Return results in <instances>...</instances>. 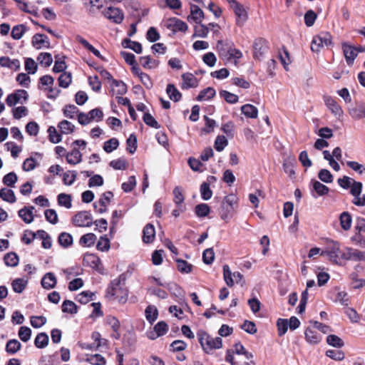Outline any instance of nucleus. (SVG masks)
<instances>
[{"instance_id":"f257e3e1","label":"nucleus","mask_w":365,"mask_h":365,"mask_svg":"<svg viewBox=\"0 0 365 365\" xmlns=\"http://www.w3.org/2000/svg\"><path fill=\"white\" fill-rule=\"evenodd\" d=\"M197 336L202 349L207 353L222 347V341L220 337H212L202 330L199 331Z\"/></svg>"},{"instance_id":"f03ea898","label":"nucleus","mask_w":365,"mask_h":365,"mask_svg":"<svg viewBox=\"0 0 365 365\" xmlns=\"http://www.w3.org/2000/svg\"><path fill=\"white\" fill-rule=\"evenodd\" d=\"M344 252V249L343 250L340 248V244L336 241L330 242L326 250L321 252L322 256H327L330 261L333 263L339 264L341 259V255Z\"/></svg>"},{"instance_id":"7ed1b4c3","label":"nucleus","mask_w":365,"mask_h":365,"mask_svg":"<svg viewBox=\"0 0 365 365\" xmlns=\"http://www.w3.org/2000/svg\"><path fill=\"white\" fill-rule=\"evenodd\" d=\"M332 43L331 36L328 33H322L313 37L311 43V50L319 52L324 46H328Z\"/></svg>"},{"instance_id":"20e7f679","label":"nucleus","mask_w":365,"mask_h":365,"mask_svg":"<svg viewBox=\"0 0 365 365\" xmlns=\"http://www.w3.org/2000/svg\"><path fill=\"white\" fill-rule=\"evenodd\" d=\"M341 259L354 262H365V251L346 247L341 255Z\"/></svg>"},{"instance_id":"39448f33","label":"nucleus","mask_w":365,"mask_h":365,"mask_svg":"<svg viewBox=\"0 0 365 365\" xmlns=\"http://www.w3.org/2000/svg\"><path fill=\"white\" fill-rule=\"evenodd\" d=\"M362 191V183L354 180L350 186V193L354 196L353 204L356 206H365V195L360 196Z\"/></svg>"},{"instance_id":"423d86ee","label":"nucleus","mask_w":365,"mask_h":365,"mask_svg":"<svg viewBox=\"0 0 365 365\" xmlns=\"http://www.w3.org/2000/svg\"><path fill=\"white\" fill-rule=\"evenodd\" d=\"M72 222L76 227H91L93 225V217L88 211L78 212L73 216Z\"/></svg>"},{"instance_id":"0eeeda50","label":"nucleus","mask_w":365,"mask_h":365,"mask_svg":"<svg viewBox=\"0 0 365 365\" xmlns=\"http://www.w3.org/2000/svg\"><path fill=\"white\" fill-rule=\"evenodd\" d=\"M29 94L25 90H17L16 92L8 95L6 103L8 106L12 107L20 103L23 104L27 101Z\"/></svg>"},{"instance_id":"6e6552de","label":"nucleus","mask_w":365,"mask_h":365,"mask_svg":"<svg viewBox=\"0 0 365 365\" xmlns=\"http://www.w3.org/2000/svg\"><path fill=\"white\" fill-rule=\"evenodd\" d=\"M237 197L235 195H227L222 205V212L221 213V218L226 220L230 218V214L234 210V205L237 204Z\"/></svg>"},{"instance_id":"1a4fd4ad","label":"nucleus","mask_w":365,"mask_h":365,"mask_svg":"<svg viewBox=\"0 0 365 365\" xmlns=\"http://www.w3.org/2000/svg\"><path fill=\"white\" fill-rule=\"evenodd\" d=\"M223 275L224 279L229 287H232L235 282L239 283L242 279V275L240 272H235L232 273L228 265L223 266Z\"/></svg>"},{"instance_id":"9d476101","label":"nucleus","mask_w":365,"mask_h":365,"mask_svg":"<svg viewBox=\"0 0 365 365\" xmlns=\"http://www.w3.org/2000/svg\"><path fill=\"white\" fill-rule=\"evenodd\" d=\"M230 6L233 9L235 14L236 16V22L238 26H242L244 23L246 21L247 15L245 9L242 6L239 4L235 0L229 3Z\"/></svg>"},{"instance_id":"9b49d317","label":"nucleus","mask_w":365,"mask_h":365,"mask_svg":"<svg viewBox=\"0 0 365 365\" xmlns=\"http://www.w3.org/2000/svg\"><path fill=\"white\" fill-rule=\"evenodd\" d=\"M233 46L234 44L231 41H218L217 50L220 56L224 60H230V53Z\"/></svg>"},{"instance_id":"f8f14e48","label":"nucleus","mask_w":365,"mask_h":365,"mask_svg":"<svg viewBox=\"0 0 365 365\" xmlns=\"http://www.w3.org/2000/svg\"><path fill=\"white\" fill-rule=\"evenodd\" d=\"M341 48L347 64L349 66L352 65L358 55L356 47L347 42H343Z\"/></svg>"},{"instance_id":"ddd939ff","label":"nucleus","mask_w":365,"mask_h":365,"mask_svg":"<svg viewBox=\"0 0 365 365\" xmlns=\"http://www.w3.org/2000/svg\"><path fill=\"white\" fill-rule=\"evenodd\" d=\"M268 48V43L264 38H257L253 44V56L255 58L259 59L266 53Z\"/></svg>"},{"instance_id":"4468645a","label":"nucleus","mask_w":365,"mask_h":365,"mask_svg":"<svg viewBox=\"0 0 365 365\" xmlns=\"http://www.w3.org/2000/svg\"><path fill=\"white\" fill-rule=\"evenodd\" d=\"M104 16L109 20L120 24L123 19V14L122 11L115 7H109L104 11Z\"/></svg>"},{"instance_id":"2eb2a0df","label":"nucleus","mask_w":365,"mask_h":365,"mask_svg":"<svg viewBox=\"0 0 365 365\" xmlns=\"http://www.w3.org/2000/svg\"><path fill=\"white\" fill-rule=\"evenodd\" d=\"M168 330V324L163 321L159 322L155 325L153 331L148 334V337L150 339H155L165 334Z\"/></svg>"},{"instance_id":"dca6fc26","label":"nucleus","mask_w":365,"mask_h":365,"mask_svg":"<svg viewBox=\"0 0 365 365\" xmlns=\"http://www.w3.org/2000/svg\"><path fill=\"white\" fill-rule=\"evenodd\" d=\"M34 210L35 207L34 206L24 207L19 210L18 215L25 223L30 224L34 221Z\"/></svg>"},{"instance_id":"f3484780","label":"nucleus","mask_w":365,"mask_h":365,"mask_svg":"<svg viewBox=\"0 0 365 365\" xmlns=\"http://www.w3.org/2000/svg\"><path fill=\"white\" fill-rule=\"evenodd\" d=\"M182 83L181 88L187 89L190 88H195L198 85L197 78L190 73H185L182 75Z\"/></svg>"},{"instance_id":"a211bd4d","label":"nucleus","mask_w":365,"mask_h":365,"mask_svg":"<svg viewBox=\"0 0 365 365\" xmlns=\"http://www.w3.org/2000/svg\"><path fill=\"white\" fill-rule=\"evenodd\" d=\"M32 44L37 48H48L50 43L48 37L44 34H36L32 38Z\"/></svg>"},{"instance_id":"6ab92c4d","label":"nucleus","mask_w":365,"mask_h":365,"mask_svg":"<svg viewBox=\"0 0 365 365\" xmlns=\"http://www.w3.org/2000/svg\"><path fill=\"white\" fill-rule=\"evenodd\" d=\"M110 92L113 96H122L127 92V86L121 81L113 80L110 84Z\"/></svg>"},{"instance_id":"aec40b11","label":"nucleus","mask_w":365,"mask_h":365,"mask_svg":"<svg viewBox=\"0 0 365 365\" xmlns=\"http://www.w3.org/2000/svg\"><path fill=\"white\" fill-rule=\"evenodd\" d=\"M41 285L46 289L54 288L57 283L56 276L52 272H48L41 279Z\"/></svg>"},{"instance_id":"412c9836","label":"nucleus","mask_w":365,"mask_h":365,"mask_svg":"<svg viewBox=\"0 0 365 365\" xmlns=\"http://www.w3.org/2000/svg\"><path fill=\"white\" fill-rule=\"evenodd\" d=\"M305 339L310 344H317L322 341V336L312 328H307L304 332Z\"/></svg>"},{"instance_id":"4be33fe9","label":"nucleus","mask_w":365,"mask_h":365,"mask_svg":"<svg viewBox=\"0 0 365 365\" xmlns=\"http://www.w3.org/2000/svg\"><path fill=\"white\" fill-rule=\"evenodd\" d=\"M66 161L71 165H76L82 161V154L79 150L73 147V150L66 155Z\"/></svg>"},{"instance_id":"5701e85b","label":"nucleus","mask_w":365,"mask_h":365,"mask_svg":"<svg viewBox=\"0 0 365 365\" xmlns=\"http://www.w3.org/2000/svg\"><path fill=\"white\" fill-rule=\"evenodd\" d=\"M324 102L326 106L335 115H341L342 114L343 111L341 106L331 97H325Z\"/></svg>"},{"instance_id":"b1692460","label":"nucleus","mask_w":365,"mask_h":365,"mask_svg":"<svg viewBox=\"0 0 365 365\" xmlns=\"http://www.w3.org/2000/svg\"><path fill=\"white\" fill-rule=\"evenodd\" d=\"M349 115L354 120H359L364 116L365 103H359L354 108L349 109Z\"/></svg>"},{"instance_id":"393cba45","label":"nucleus","mask_w":365,"mask_h":365,"mask_svg":"<svg viewBox=\"0 0 365 365\" xmlns=\"http://www.w3.org/2000/svg\"><path fill=\"white\" fill-rule=\"evenodd\" d=\"M190 10L191 14L188 16V20H192L196 24L200 23L204 17L203 11L196 5H191Z\"/></svg>"},{"instance_id":"a878e982","label":"nucleus","mask_w":365,"mask_h":365,"mask_svg":"<svg viewBox=\"0 0 365 365\" xmlns=\"http://www.w3.org/2000/svg\"><path fill=\"white\" fill-rule=\"evenodd\" d=\"M28 284V280L24 278H16L11 282V287L14 292L22 293L26 289Z\"/></svg>"},{"instance_id":"bb28decb","label":"nucleus","mask_w":365,"mask_h":365,"mask_svg":"<svg viewBox=\"0 0 365 365\" xmlns=\"http://www.w3.org/2000/svg\"><path fill=\"white\" fill-rule=\"evenodd\" d=\"M143 240L145 243H150L153 241L155 236V231L154 226L148 224L143 229Z\"/></svg>"},{"instance_id":"cd10ccee","label":"nucleus","mask_w":365,"mask_h":365,"mask_svg":"<svg viewBox=\"0 0 365 365\" xmlns=\"http://www.w3.org/2000/svg\"><path fill=\"white\" fill-rule=\"evenodd\" d=\"M242 113L250 118H257L258 116L257 108L251 104H245L241 107Z\"/></svg>"},{"instance_id":"c85d7f7f","label":"nucleus","mask_w":365,"mask_h":365,"mask_svg":"<svg viewBox=\"0 0 365 365\" xmlns=\"http://www.w3.org/2000/svg\"><path fill=\"white\" fill-rule=\"evenodd\" d=\"M182 188L180 186H176L173 190V202L175 205L185 206L184 205L185 197L182 193Z\"/></svg>"},{"instance_id":"c756f323","label":"nucleus","mask_w":365,"mask_h":365,"mask_svg":"<svg viewBox=\"0 0 365 365\" xmlns=\"http://www.w3.org/2000/svg\"><path fill=\"white\" fill-rule=\"evenodd\" d=\"M340 225L341 228L347 231L351 227L352 217L348 212H343L339 217Z\"/></svg>"},{"instance_id":"7c9ffc66","label":"nucleus","mask_w":365,"mask_h":365,"mask_svg":"<svg viewBox=\"0 0 365 365\" xmlns=\"http://www.w3.org/2000/svg\"><path fill=\"white\" fill-rule=\"evenodd\" d=\"M145 315L146 319L150 324H153L157 319L158 316V311L156 307L154 305H148L145 309Z\"/></svg>"},{"instance_id":"2f4dec72","label":"nucleus","mask_w":365,"mask_h":365,"mask_svg":"<svg viewBox=\"0 0 365 365\" xmlns=\"http://www.w3.org/2000/svg\"><path fill=\"white\" fill-rule=\"evenodd\" d=\"M166 93H168L170 99L175 102H178L181 99L182 94L173 84H168L167 86Z\"/></svg>"},{"instance_id":"473e14b6","label":"nucleus","mask_w":365,"mask_h":365,"mask_svg":"<svg viewBox=\"0 0 365 365\" xmlns=\"http://www.w3.org/2000/svg\"><path fill=\"white\" fill-rule=\"evenodd\" d=\"M96 239L93 233H87L80 238L79 244L83 247H91L95 244Z\"/></svg>"},{"instance_id":"72a5a7b5","label":"nucleus","mask_w":365,"mask_h":365,"mask_svg":"<svg viewBox=\"0 0 365 365\" xmlns=\"http://www.w3.org/2000/svg\"><path fill=\"white\" fill-rule=\"evenodd\" d=\"M312 187L313 190L317 193V195L313 194L314 197L324 195L329 192L328 187L317 180L312 182Z\"/></svg>"},{"instance_id":"f704fd0d","label":"nucleus","mask_w":365,"mask_h":365,"mask_svg":"<svg viewBox=\"0 0 365 365\" xmlns=\"http://www.w3.org/2000/svg\"><path fill=\"white\" fill-rule=\"evenodd\" d=\"M5 349L8 354H15L21 349V344L16 339H11L7 341Z\"/></svg>"},{"instance_id":"c9c22d12","label":"nucleus","mask_w":365,"mask_h":365,"mask_svg":"<svg viewBox=\"0 0 365 365\" xmlns=\"http://www.w3.org/2000/svg\"><path fill=\"white\" fill-rule=\"evenodd\" d=\"M140 63L143 68L148 69L155 68L159 64L158 61L150 58L149 56L140 57Z\"/></svg>"},{"instance_id":"e433bc0d","label":"nucleus","mask_w":365,"mask_h":365,"mask_svg":"<svg viewBox=\"0 0 365 365\" xmlns=\"http://www.w3.org/2000/svg\"><path fill=\"white\" fill-rule=\"evenodd\" d=\"M0 197L10 203H14L16 200L14 191L8 188H2L0 190Z\"/></svg>"},{"instance_id":"4c0bfd02","label":"nucleus","mask_w":365,"mask_h":365,"mask_svg":"<svg viewBox=\"0 0 365 365\" xmlns=\"http://www.w3.org/2000/svg\"><path fill=\"white\" fill-rule=\"evenodd\" d=\"M122 46L124 48H130L134 51L137 53H140L142 52V46L140 43L136 41H133L130 39H124L122 41Z\"/></svg>"},{"instance_id":"58836bf2","label":"nucleus","mask_w":365,"mask_h":365,"mask_svg":"<svg viewBox=\"0 0 365 365\" xmlns=\"http://www.w3.org/2000/svg\"><path fill=\"white\" fill-rule=\"evenodd\" d=\"M83 260L91 267L97 269H99L100 265H101L100 258L93 254H88L85 255Z\"/></svg>"},{"instance_id":"ea45409f","label":"nucleus","mask_w":365,"mask_h":365,"mask_svg":"<svg viewBox=\"0 0 365 365\" xmlns=\"http://www.w3.org/2000/svg\"><path fill=\"white\" fill-rule=\"evenodd\" d=\"M58 242L61 246L67 248L73 244V237L68 232H62L58 236Z\"/></svg>"},{"instance_id":"a19ab883","label":"nucleus","mask_w":365,"mask_h":365,"mask_svg":"<svg viewBox=\"0 0 365 365\" xmlns=\"http://www.w3.org/2000/svg\"><path fill=\"white\" fill-rule=\"evenodd\" d=\"M327 343L331 346L336 348H341L344 346V341L335 334H329L327 336Z\"/></svg>"},{"instance_id":"79ce46f5","label":"nucleus","mask_w":365,"mask_h":365,"mask_svg":"<svg viewBox=\"0 0 365 365\" xmlns=\"http://www.w3.org/2000/svg\"><path fill=\"white\" fill-rule=\"evenodd\" d=\"M58 127L59 128L62 134H70L73 132L75 126L71 122L63 120L58 123Z\"/></svg>"},{"instance_id":"37998d69","label":"nucleus","mask_w":365,"mask_h":365,"mask_svg":"<svg viewBox=\"0 0 365 365\" xmlns=\"http://www.w3.org/2000/svg\"><path fill=\"white\" fill-rule=\"evenodd\" d=\"M215 95V91L213 88L208 87L202 91H200L199 95L197 97V100L202 101H207L210 98H212Z\"/></svg>"},{"instance_id":"c03bdc74","label":"nucleus","mask_w":365,"mask_h":365,"mask_svg":"<svg viewBox=\"0 0 365 365\" xmlns=\"http://www.w3.org/2000/svg\"><path fill=\"white\" fill-rule=\"evenodd\" d=\"M48 336L45 333L38 334L34 341L35 346L37 348H44L48 345Z\"/></svg>"},{"instance_id":"a18cd8bd","label":"nucleus","mask_w":365,"mask_h":365,"mask_svg":"<svg viewBox=\"0 0 365 365\" xmlns=\"http://www.w3.org/2000/svg\"><path fill=\"white\" fill-rule=\"evenodd\" d=\"M178 269L185 274H188L192 272V265L183 259H178L176 260Z\"/></svg>"},{"instance_id":"49530a36","label":"nucleus","mask_w":365,"mask_h":365,"mask_svg":"<svg viewBox=\"0 0 365 365\" xmlns=\"http://www.w3.org/2000/svg\"><path fill=\"white\" fill-rule=\"evenodd\" d=\"M197 24V25L195 26L194 36L200 38L207 37L209 33V28L204 24H201L200 23Z\"/></svg>"},{"instance_id":"de8ad7c7","label":"nucleus","mask_w":365,"mask_h":365,"mask_svg":"<svg viewBox=\"0 0 365 365\" xmlns=\"http://www.w3.org/2000/svg\"><path fill=\"white\" fill-rule=\"evenodd\" d=\"M220 96L226 101V102L231 104L237 103L239 100V97L237 95L227 91H221L220 92Z\"/></svg>"},{"instance_id":"09e8293b","label":"nucleus","mask_w":365,"mask_h":365,"mask_svg":"<svg viewBox=\"0 0 365 365\" xmlns=\"http://www.w3.org/2000/svg\"><path fill=\"white\" fill-rule=\"evenodd\" d=\"M195 212L197 217H204L208 215L210 212V209L207 204L201 203L195 207Z\"/></svg>"},{"instance_id":"8fccbe9b","label":"nucleus","mask_w":365,"mask_h":365,"mask_svg":"<svg viewBox=\"0 0 365 365\" xmlns=\"http://www.w3.org/2000/svg\"><path fill=\"white\" fill-rule=\"evenodd\" d=\"M76 171L68 170L63 175V182L66 185H71L76 180Z\"/></svg>"},{"instance_id":"3c124183","label":"nucleus","mask_w":365,"mask_h":365,"mask_svg":"<svg viewBox=\"0 0 365 365\" xmlns=\"http://www.w3.org/2000/svg\"><path fill=\"white\" fill-rule=\"evenodd\" d=\"M18 178L15 173L11 172L3 178V183L9 187H14Z\"/></svg>"},{"instance_id":"603ef678","label":"nucleus","mask_w":365,"mask_h":365,"mask_svg":"<svg viewBox=\"0 0 365 365\" xmlns=\"http://www.w3.org/2000/svg\"><path fill=\"white\" fill-rule=\"evenodd\" d=\"M119 141L116 138H113L104 143L103 150L106 153H110L117 149Z\"/></svg>"},{"instance_id":"864d4df0","label":"nucleus","mask_w":365,"mask_h":365,"mask_svg":"<svg viewBox=\"0 0 365 365\" xmlns=\"http://www.w3.org/2000/svg\"><path fill=\"white\" fill-rule=\"evenodd\" d=\"M4 262L6 266L16 267L19 263V257L14 252H10L4 256Z\"/></svg>"},{"instance_id":"5fc2aeb1","label":"nucleus","mask_w":365,"mask_h":365,"mask_svg":"<svg viewBox=\"0 0 365 365\" xmlns=\"http://www.w3.org/2000/svg\"><path fill=\"white\" fill-rule=\"evenodd\" d=\"M326 356L335 361H342L344 357V353L341 350L329 349L325 353Z\"/></svg>"},{"instance_id":"6e6d98bb","label":"nucleus","mask_w":365,"mask_h":365,"mask_svg":"<svg viewBox=\"0 0 365 365\" xmlns=\"http://www.w3.org/2000/svg\"><path fill=\"white\" fill-rule=\"evenodd\" d=\"M37 60L39 61L41 65L44 66L45 67L50 66L53 62L51 54L49 53H41L38 55Z\"/></svg>"},{"instance_id":"4d7b16f0","label":"nucleus","mask_w":365,"mask_h":365,"mask_svg":"<svg viewBox=\"0 0 365 365\" xmlns=\"http://www.w3.org/2000/svg\"><path fill=\"white\" fill-rule=\"evenodd\" d=\"M58 203L59 205L69 209L72 206L71 197L69 195L61 193L58 195Z\"/></svg>"},{"instance_id":"13d9d810","label":"nucleus","mask_w":365,"mask_h":365,"mask_svg":"<svg viewBox=\"0 0 365 365\" xmlns=\"http://www.w3.org/2000/svg\"><path fill=\"white\" fill-rule=\"evenodd\" d=\"M29 110L26 107L21 106L12 109V115L15 119H21L28 115Z\"/></svg>"},{"instance_id":"bf43d9fd","label":"nucleus","mask_w":365,"mask_h":365,"mask_svg":"<svg viewBox=\"0 0 365 365\" xmlns=\"http://www.w3.org/2000/svg\"><path fill=\"white\" fill-rule=\"evenodd\" d=\"M62 311L65 313L75 314L77 312V306L71 300H65L62 304Z\"/></svg>"},{"instance_id":"052dcab7","label":"nucleus","mask_w":365,"mask_h":365,"mask_svg":"<svg viewBox=\"0 0 365 365\" xmlns=\"http://www.w3.org/2000/svg\"><path fill=\"white\" fill-rule=\"evenodd\" d=\"M72 80L71 73L64 72L58 78V84L62 88H67L71 84Z\"/></svg>"},{"instance_id":"680f3d73","label":"nucleus","mask_w":365,"mask_h":365,"mask_svg":"<svg viewBox=\"0 0 365 365\" xmlns=\"http://www.w3.org/2000/svg\"><path fill=\"white\" fill-rule=\"evenodd\" d=\"M200 194L204 200H208L212 197V192L207 182H204L200 185Z\"/></svg>"},{"instance_id":"e2e57ef3","label":"nucleus","mask_w":365,"mask_h":365,"mask_svg":"<svg viewBox=\"0 0 365 365\" xmlns=\"http://www.w3.org/2000/svg\"><path fill=\"white\" fill-rule=\"evenodd\" d=\"M18 335L22 341L27 342L31 339V330L28 327H21Z\"/></svg>"},{"instance_id":"0e129e2a","label":"nucleus","mask_w":365,"mask_h":365,"mask_svg":"<svg viewBox=\"0 0 365 365\" xmlns=\"http://www.w3.org/2000/svg\"><path fill=\"white\" fill-rule=\"evenodd\" d=\"M26 28L24 25H23V24L17 25V26H15L12 29L11 35L13 38L18 40L22 37V36L24 34V32L26 31Z\"/></svg>"},{"instance_id":"69168bd1","label":"nucleus","mask_w":365,"mask_h":365,"mask_svg":"<svg viewBox=\"0 0 365 365\" xmlns=\"http://www.w3.org/2000/svg\"><path fill=\"white\" fill-rule=\"evenodd\" d=\"M96 247L98 250L102 252L108 251L110 249V240L106 236H102L99 238Z\"/></svg>"},{"instance_id":"338daca9","label":"nucleus","mask_w":365,"mask_h":365,"mask_svg":"<svg viewBox=\"0 0 365 365\" xmlns=\"http://www.w3.org/2000/svg\"><path fill=\"white\" fill-rule=\"evenodd\" d=\"M46 220L52 225H56L58 222V215L55 210L48 209L44 212Z\"/></svg>"},{"instance_id":"774afa93","label":"nucleus","mask_w":365,"mask_h":365,"mask_svg":"<svg viewBox=\"0 0 365 365\" xmlns=\"http://www.w3.org/2000/svg\"><path fill=\"white\" fill-rule=\"evenodd\" d=\"M361 232L357 231L351 237V242L356 245H359L361 247H365V236L361 234Z\"/></svg>"}]
</instances>
